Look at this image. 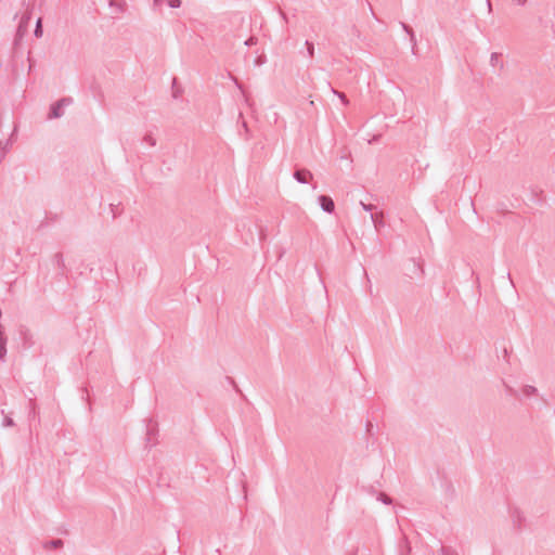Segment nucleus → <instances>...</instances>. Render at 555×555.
I'll list each match as a JSON object with an SVG mask.
<instances>
[{"instance_id":"6ab92c4d","label":"nucleus","mask_w":555,"mask_h":555,"mask_svg":"<svg viewBox=\"0 0 555 555\" xmlns=\"http://www.w3.org/2000/svg\"><path fill=\"white\" fill-rule=\"evenodd\" d=\"M332 91L338 95V98L341 100V102L347 105L349 103L348 99L346 98V94L345 93H341V92H338L334 89H332Z\"/></svg>"},{"instance_id":"9d476101","label":"nucleus","mask_w":555,"mask_h":555,"mask_svg":"<svg viewBox=\"0 0 555 555\" xmlns=\"http://www.w3.org/2000/svg\"><path fill=\"white\" fill-rule=\"evenodd\" d=\"M411 554V545L406 539H404L403 544L400 547V555H410Z\"/></svg>"},{"instance_id":"b1692460","label":"nucleus","mask_w":555,"mask_h":555,"mask_svg":"<svg viewBox=\"0 0 555 555\" xmlns=\"http://www.w3.org/2000/svg\"><path fill=\"white\" fill-rule=\"evenodd\" d=\"M7 353V348L4 346L0 347V359L3 361Z\"/></svg>"},{"instance_id":"5701e85b","label":"nucleus","mask_w":555,"mask_h":555,"mask_svg":"<svg viewBox=\"0 0 555 555\" xmlns=\"http://www.w3.org/2000/svg\"><path fill=\"white\" fill-rule=\"evenodd\" d=\"M256 41H257V39H256L255 37H250V38H248V39L245 41V44H246V46H253V44H255V43H256Z\"/></svg>"},{"instance_id":"412c9836","label":"nucleus","mask_w":555,"mask_h":555,"mask_svg":"<svg viewBox=\"0 0 555 555\" xmlns=\"http://www.w3.org/2000/svg\"><path fill=\"white\" fill-rule=\"evenodd\" d=\"M361 204V207L365 210V211H373L375 206L372 205V204H365L363 202L360 203Z\"/></svg>"},{"instance_id":"a878e982","label":"nucleus","mask_w":555,"mask_h":555,"mask_svg":"<svg viewBox=\"0 0 555 555\" xmlns=\"http://www.w3.org/2000/svg\"><path fill=\"white\" fill-rule=\"evenodd\" d=\"M513 2L517 5H525L527 3V0H513Z\"/></svg>"},{"instance_id":"20e7f679","label":"nucleus","mask_w":555,"mask_h":555,"mask_svg":"<svg viewBox=\"0 0 555 555\" xmlns=\"http://www.w3.org/2000/svg\"><path fill=\"white\" fill-rule=\"evenodd\" d=\"M108 2L113 14L122 13L127 5L125 0H109Z\"/></svg>"},{"instance_id":"4be33fe9","label":"nucleus","mask_w":555,"mask_h":555,"mask_svg":"<svg viewBox=\"0 0 555 555\" xmlns=\"http://www.w3.org/2000/svg\"><path fill=\"white\" fill-rule=\"evenodd\" d=\"M165 0H153V7L154 9H158L162 7Z\"/></svg>"},{"instance_id":"f03ea898","label":"nucleus","mask_w":555,"mask_h":555,"mask_svg":"<svg viewBox=\"0 0 555 555\" xmlns=\"http://www.w3.org/2000/svg\"><path fill=\"white\" fill-rule=\"evenodd\" d=\"M293 177L298 183L306 184L313 178V175L310 170L304 168L294 171Z\"/></svg>"},{"instance_id":"393cba45","label":"nucleus","mask_w":555,"mask_h":555,"mask_svg":"<svg viewBox=\"0 0 555 555\" xmlns=\"http://www.w3.org/2000/svg\"><path fill=\"white\" fill-rule=\"evenodd\" d=\"M231 79L234 81L235 86H236L240 90H243V87H242L241 82L237 80V78H236V77L231 76Z\"/></svg>"},{"instance_id":"4468645a","label":"nucleus","mask_w":555,"mask_h":555,"mask_svg":"<svg viewBox=\"0 0 555 555\" xmlns=\"http://www.w3.org/2000/svg\"><path fill=\"white\" fill-rule=\"evenodd\" d=\"M143 142L146 143L150 146H155L156 145V139L152 135V133H146L143 137Z\"/></svg>"},{"instance_id":"9b49d317","label":"nucleus","mask_w":555,"mask_h":555,"mask_svg":"<svg viewBox=\"0 0 555 555\" xmlns=\"http://www.w3.org/2000/svg\"><path fill=\"white\" fill-rule=\"evenodd\" d=\"M42 34H43V30H42V20H41V18H38V20H37V23H36V27H35L34 35H35L37 38H40V37H42Z\"/></svg>"},{"instance_id":"423d86ee","label":"nucleus","mask_w":555,"mask_h":555,"mask_svg":"<svg viewBox=\"0 0 555 555\" xmlns=\"http://www.w3.org/2000/svg\"><path fill=\"white\" fill-rule=\"evenodd\" d=\"M371 220L375 227V229L378 231L382 227H384V214L383 212H375L371 214Z\"/></svg>"},{"instance_id":"7ed1b4c3","label":"nucleus","mask_w":555,"mask_h":555,"mask_svg":"<svg viewBox=\"0 0 555 555\" xmlns=\"http://www.w3.org/2000/svg\"><path fill=\"white\" fill-rule=\"evenodd\" d=\"M318 201L320 203L321 209L324 212L332 214L334 211L335 204H334V201L332 199V197H330L327 195H320Z\"/></svg>"},{"instance_id":"dca6fc26","label":"nucleus","mask_w":555,"mask_h":555,"mask_svg":"<svg viewBox=\"0 0 555 555\" xmlns=\"http://www.w3.org/2000/svg\"><path fill=\"white\" fill-rule=\"evenodd\" d=\"M378 500H379L380 502H383L384 504H387V505L392 503L391 498H390V496H388L386 493H383V492H380V493L378 494Z\"/></svg>"},{"instance_id":"f257e3e1","label":"nucleus","mask_w":555,"mask_h":555,"mask_svg":"<svg viewBox=\"0 0 555 555\" xmlns=\"http://www.w3.org/2000/svg\"><path fill=\"white\" fill-rule=\"evenodd\" d=\"M72 103H73V99L72 98H62V99H60L59 101H56L55 103H53L51 105L48 118L49 119L60 118L61 116H63L62 108L64 106L70 105Z\"/></svg>"},{"instance_id":"c756f323","label":"nucleus","mask_w":555,"mask_h":555,"mask_svg":"<svg viewBox=\"0 0 555 555\" xmlns=\"http://www.w3.org/2000/svg\"><path fill=\"white\" fill-rule=\"evenodd\" d=\"M243 126H244V128L247 130V125H246V122H245V121H243Z\"/></svg>"},{"instance_id":"bb28decb","label":"nucleus","mask_w":555,"mask_h":555,"mask_svg":"<svg viewBox=\"0 0 555 555\" xmlns=\"http://www.w3.org/2000/svg\"><path fill=\"white\" fill-rule=\"evenodd\" d=\"M5 345H7V338L4 337V335H0V347L1 346L5 347Z\"/></svg>"},{"instance_id":"2eb2a0df","label":"nucleus","mask_w":555,"mask_h":555,"mask_svg":"<svg viewBox=\"0 0 555 555\" xmlns=\"http://www.w3.org/2000/svg\"><path fill=\"white\" fill-rule=\"evenodd\" d=\"M440 554L441 555H457L456 551H454L453 548H451L449 546H441Z\"/></svg>"},{"instance_id":"39448f33","label":"nucleus","mask_w":555,"mask_h":555,"mask_svg":"<svg viewBox=\"0 0 555 555\" xmlns=\"http://www.w3.org/2000/svg\"><path fill=\"white\" fill-rule=\"evenodd\" d=\"M400 25H401L402 29L409 35L411 46H412V53L415 54L417 41H416V37H415L413 29L408 24H405L403 22H401Z\"/></svg>"},{"instance_id":"aec40b11","label":"nucleus","mask_w":555,"mask_h":555,"mask_svg":"<svg viewBox=\"0 0 555 555\" xmlns=\"http://www.w3.org/2000/svg\"><path fill=\"white\" fill-rule=\"evenodd\" d=\"M29 416H35L36 415V403L34 400H30L29 402Z\"/></svg>"},{"instance_id":"c85d7f7f","label":"nucleus","mask_w":555,"mask_h":555,"mask_svg":"<svg viewBox=\"0 0 555 555\" xmlns=\"http://www.w3.org/2000/svg\"><path fill=\"white\" fill-rule=\"evenodd\" d=\"M487 3H488V8H489V11H491V9H492V5H491V2H490V0H487Z\"/></svg>"},{"instance_id":"cd10ccee","label":"nucleus","mask_w":555,"mask_h":555,"mask_svg":"<svg viewBox=\"0 0 555 555\" xmlns=\"http://www.w3.org/2000/svg\"><path fill=\"white\" fill-rule=\"evenodd\" d=\"M279 13H280V15L282 16V18L285 21V23H287V16H286V14H285L282 10H279Z\"/></svg>"},{"instance_id":"ddd939ff","label":"nucleus","mask_w":555,"mask_h":555,"mask_svg":"<svg viewBox=\"0 0 555 555\" xmlns=\"http://www.w3.org/2000/svg\"><path fill=\"white\" fill-rule=\"evenodd\" d=\"M54 261L56 263V266L61 269H64L65 267V262H64V258H63V254L62 253H56L54 255Z\"/></svg>"},{"instance_id":"a211bd4d","label":"nucleus","mask_w":555,"mask_h":555,"mask_svg":"<svg viewBox=\"0 0 555 555\" xmlns=\"http://www.w3.org/2000/svg\"><path fill=\"white\" fill-rule=\"evenodd\" d=\"M166 2L172 9H178L181 7V0H166Z\"/></svg>"},{"instance_id":"6e6552de","label":"nucleus","mask_w":555,"mask_h":555,"mask_svg":"<svg viewBox=\"0 0 555 555\" xmlns=\"http://www.w3.org/2000/svg\"><path fill=\"white\" fill-rule=\"evenodd\" d=\"M490 65L495 67L499 66L500 69L504 68V63L500 61V54L496 52H492L490 55Z\"/></svg>"},{"instance_id":"f3484780","label":"nucleus","mask_w":555,"mask_h":555,"mask_svg":"<svg viewBox=\"0 0 555 555\" xmlns=\"http://www.w3.org/2000/svg\"><path fill=\"white\" fill-rule=\"evenodd\" d=\"M305 44L307 47V52H308L309 57H313L314 56V46H313V43L307 40Z\"/></svg>"},{"instance_id":"f8f14e48","label":"nucleus","mask_w":555,"mask_h":555,"mask_svg":"<svg viewBox=\"0 0 555 555\" xmlns=\"http://www.w3.org/2000/svg\"><path fill=\"white\" fill-rule=\"evenodd\" d=\"M537 388L531 385H526L522 389V393L527 397L534 396L537 393Z\"/></svg>"},{"instance_id":"1a4fd4ad","label":"nucleus","mask_w":555,"mask_h":555,"mask_svg":"<svg viewBox=\"0 0 555 555\" xmlns=\"http://www.w3.org/2000/svg\"><path fill=\"white\" fill-rule=\"evenodd\" d=\"M3 418L1 425L3 427H12L15 425L13 418L10 415L4 414V411L2 410Z\"/></svg>"},{"instance_id":"0eeeda50","label":"nucleus","mask_w":555,"mask_h":555,"mask_svg":"<svg viewBox=\"0 0 555 555\" xmlns=\"http://www.w3.org/2000/svg\"><path fill=\"white\" fill-rule=\"evenodd\" d=\"M63 545H64V542L62 539H54V540L44 542L42 546L46 550H50V548H61V547H63Z\"/></svg>"}]
</instances>
